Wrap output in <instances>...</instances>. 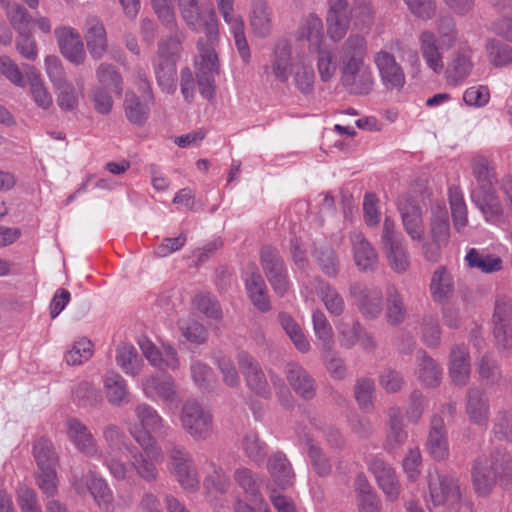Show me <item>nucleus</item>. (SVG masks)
Instances as JSON below:
<instances>
[{"instance_id": "obj_58", "label": "nucleus", "mask_w": 512, "mask_h": 512, "mask_svg": "<svg viewBox=\"0 0 512 512\" xmlns=\"http://www.w3.org/2000/svg\"><path fill=\"white\" fill-rule=\"evenodd\" d=\"M438 44L443 50L451 49L457 41V28L453 17L440 16L435 22Z\"/></svg>"}, {"instance_id": "obj_57", "label": "nucleus", "mask_w": 512, "mask_h": 512, "mask_svg": "<svg viewBox=\"0 0 512 512\" xmlns=\"http://www.w3.org/2000/svg\"><path fill=\"white\" fill-rule=\"evenodd\" d=\"M242 449L245 455L254 463L261 464L267 456V445L261 441L256 431H248L243 436Z\"/></svg>"}, {"instance_id": "obj_14", "label": "nucleus", "mask_w": 512, "mask_h": 512, "mask_svg": "<svg viewBox=\"0 0 512 512\" xmlns=\"http://www.w3.org/2000/svg\"><path fill=\"white\" fill-rule=\"evenodd\" d=\"M65 429L69 441L80 453L91 458L101 456L95 436L83 422L77 418H68Z\"/></svg>"}, {"instance_id": "obj_26", "label": "nucleus", "mask_w": 512, "mask_h": 512, "mask_svg": "<svg viewBox=\"0 0 512 512\" xmlns=\"http://www.w3.org/2000/svg\"><path fill=\"white\" fill-rule=\"evenodd\" d=\"M448 372L455 385L467 384L471 372V362L469 351L465 345L456 344L451 347Z\"/></svg>"}, {"instance_id": "obj_42", "label": "nucleus", "mask_w": 512, "mask_h": 512, "mask_svg": "<svg viewBox=\"0 0 512 512\" xmlns=\"http://www.w3.org/2000/svg\"><path fill=\"white\" fill-rule=\"evenodd\" d=\"M135 415L140 425L127 424V429L131 434V428L146 431L148 434L159 432L164 427V420L156 409L152 406L141 403L135 407Z\"/></svg>"}, {"instance_id": "obj_3", "label": "nucleus", "mask_w": 512, "mask_h": 512, "mask_svg": "<svg viewBox=\"0 0 512 512\" xmlns=\"http://www.w3.org/2000/svg\"><path fill=\"white\" fill-rule=\"evenodd\" d=\"M131 436L140 445V451L134 445L126 446L129 453V465L136 475L148 483L159 478L158 464L162 462L163 452L154 437L146 431L131 428Z\"/></svg>"}, {"instance_id": "obj_45", "label": "nucleus", "mask_w": 512, "mask_h": 512, "mask_svg": "<svg viewBox=\"0 0 512 512\" xmlns=\"http://www.w3.org/2000/svg\"><path fill=\"white\" fill-rule=\"evenodd\" d=\"M367 54V43L359 34L350 35L340 49V62L342 66L363 63Z\"/></svg>"}, {"instance_id": "obj_2", "label": "nucleus", "mask_w": 512, "mask_h": 512, "mask_svg": "<svg viewBox=\"0 0 512 512\" xmlns=\"http://www.w3.org/2000/svg\"><path fill=\"white\" fill-rule=\"evenodd\" d=\"M472 481L477 494L489 495L499 484L512 483V458L502 449H495L489 456L478 457L472 468Z\"/></svg>"}, {"instance_id": "obj_6", "label": "nucleus", "mask_w": 512, "mask_h": 512, "mask_svg": "<svg viewBox=\"0 0 512 512\" xmlns=\"http://www.w3.org/2000/svg\"><path fill=\"white\" fill-rule=\"evenodd\" d=\"M169 471L179 485L186 491L194 492L199 488L200 480L191 453L183 446L171 444L167 449Z\"/></svg>"}, {"instance_id": "obj_60", "label": "nucleus", "mask_w": 512, "mask_h": 512, "mask_svg": "<svg viewBox=\"0 0 512 512\" xmlns=\"http://www.w3.org/2000/svg\"><path fill=\"white\" fill-rule=\"evenodd\" d=\"M262 269L266 278L287 271L284 261L277 249L265 246L260 253Z\"/></svg>"}, {"instance_id": "obj_59", "label": "nucleus", "mask_w": 512, "mask_h": 512, "mask_svg": "<svg viewBox=\"0 0 512 512\" xmlns=\"http://www.w3.org/2000/svg\"><path fill=\"white\" fill-rule=\"evenodd\" d=\"M33 454L38 470L56 468L58 456L48 440H38L33 446Z\"/></svg>"}, {"instance_id": "obj_30", "label": "nucleus", "mask_w": 512, "mask_h": 512, "mask_svg": "<svg viewBox=\"0 0 512 512\" xmlns=\"http://www.w3.org/2000/svg\"><path fill=\"white\" fill-rule=\"evenodd\" d=\"M347 0H338L330 5L327 12V34L332 41L338 42L344 38L349 29L347 15Z\"/></svg>"}, {"instance_id": "obj_22", "label": "nucleus", "mask_w": 512, "mask_h": 512, "mask_svg": "<svg viewBox=\"0 0 512 512\" xmlns=\"http://www.w3.org/2000/svg\"><path fill=\"white\" fill-rule=\"evenodd\" d=\"M267 470L271 478L267 486H272V488L279 490H286L293 486L295 473L290 461L283 452H275L268 458Z\"/></svg>"}, {"instance_id": "obj_4", "label": "nucleus", "mask_w": 512, "mask_h": 512, "mask_svg": "<svg viewBox=\"0 0 512 512\" xmlns=\"http://www.w3.org/2000/svg\"><path fill=\"white\" fill-rule=\"evenodd\" d=\"M182 20L195 33H204V44L216 45L219 40L218 20L213 9L202 10L200 0H178Z\"/></svg>"}, {"instance_id": "obj_44", "label": "nucleus", "mask_w": 512, "mask_h": 512, "mask_svg": "<svg viewBox=\"0 0 512 512\" xmlns=\"http://www.w3.org/2000/svg\"><path fill=\"white\" fill-rule=\"evenodd\" d=\"M464 260L469 268L477 269L484 274L495 273L503 269V261L500 257L476 248H470Z\"/></svg>"}, {"instance_id": "obj_7", "label": "nucleus", "mask_w": 512, "mask_h": 512, "mask_svg": "<svg viewBox=\"0 0 512 512\" xmlns=\"http://www.w3.org/2000/svg\"><path fill=\"white\" fill-rule=\"evenodd\" d=\"M72 487L79 495L87 492L91 494L98 507L105 512L114 511V497L107 481L95 471H89L85 475H73Z\"/></svg>"}, {"instance_id": "obj_56", "label": "nucleus", "mask_w": 512, "mask_h": 512, "mask_svg": "<svg viewBox=\"0 0 512 512\" xmlns=\"http://www.w3.org/2000/svg\"><path fill=\"white\" fill-rule=\"evenodd\" d=\"M386 318L393 325L400 324L405 319V305L403 297L394 285L386 289Z\"/></svg>"}, {"instance_id": "obj_10", "label": "nucleus", "mask_w": 512, "mask_h": 512, "mask_svg": "<svg viewBox=\"0 0 512 512\" xmlns=\"http://www.w3.org/2000/svg\"><path fill=\"white\" fill-rule=\"evenodd\" d=\"M180 420L183 429L195 440H205L213 432L212 415L196 401L184 403Z\"/></svg>"}, {"instance_id": "obj_21", "label": "nucleus", "mask_w": 512, "mask_h": 512, "mask_svg": "<svg viewBox=\"0 0 512 512\" xmlns=\"http://www.w3.org/2000/svg\"><path fill=\"white\" fill-rule=\"evenodd\" d=\"M349 295L365 317L376 318L382 312V292L354 282L349 286Z\"/></svg>"}, {"instance_id": "obj_32", "label": "nucleus", "mask_w": 512, "mask_h": 512, "mask_svg": "<svg viewBox=\"0 0 512 512\" xmlns=\"http://www.w3.org/2000/svg\"><path fill=\"white\" fill-rule=\"evenodd\" d=\"M427 448L433 459L443 461L449 456L447 431L443 419L434 415L430 422Z\"/></svg>"}, {"instance_id": "obj_54", "label": "nucleus", "mask_w": 512, "mask_h": 512, "mask_svg": "<svg viewBox=\"0 0 512 512\" xmlns=\"http://www.w3.org/2000/svg\"><path fill=\"white\" fill-rule=\"evenodd\" d=\"M448 198L454 228L460 232L468 224L467 206L461 189L457 186L449 187Z\"/></svg>"}, {"instance_id": "obj_8", "label": "nucleus", "mask_w": 512, "mask_h": 512, "mask_svg": "<svg viewBox=\"0 0 512 512\" xmlns=\"http://www.w3.org/2000/svg\"><path fill=\"white\" fill-rule=\"evenodd\" d=\"M197 47L199 52L196 68L197 84L200 94L210 100L215 94V76L219 72L215 45L204 44V40L199 39Z\"/></svg>"}, {"instance_id": "obj_52", "label": "nucleus", "mask_w": 512, "mask_h": 512, "mask_svg": "<svg viewBox=\"0 0 512 512\" xmlns=\"http://www.w3.org/2000/svg\"><path fill=\"white\" fill-rule=\"evenodd\" d=\"M471 70L470 54L467 51H457L446 69L447 81L457 84L468 77Z\"/></svg>"}, {"instance_id": "obj_31", "label": "nucleus", "mask_w": 512, "mask_h": 512, "mask_svg": "<svg viewBox=\"0 0 512 512\" xmlns=\"http://www.w3.org/2000/svg\"><path fill=\"white\" fill-rule=\"evenodd\" d=\"M23 69L24 79H27L25 82L29 85V93L35 105L42 110L50 109L53 105L52 94L45 85L40 72L28 64L24 65Z\"/></svg>"}, {"instance_id": "obj_61", "label": "nucleus", "mask_w": 512, "mask_h": 512, "mask_svg": "<svg viewBox=\"0 0 512 512\" xmlns=\"http://www.w3.org/2000/svg\"><path fill=\"white\" fill-rule=\"evenodd\" d=\"M374 8L371 0H354L350 11L351 19L360 29L369 28L374 21Z\"/></svg>"}, {"instance_id": "obj_29", "label": "nucleus", "mask_w": 512, "mask_h": 512, "mask_svg": "<svg viewBox=\"0 0 512 512\" xmlns=\"http://www.w3.org/2000/svg\"><path fill=\"white\" fill-rule=\"evenodd\" d=\"M85 39L91 57L101 59L107 51L108 41L105 27L99 18L89 16L86 19Z\"/></svg>"}, {"instance_id": "obj_16", "label": "nucleus", "mask_w": 512, "mask_h": 512, "mask_svg": "<svg viewBox=\"0 0 512 512\" xmlns=\"http://www.w3.org/2000/svg\"><path fill=\"white\" fill-rule=\"evenodd\" d=\"M61 54L71 63L80 65L84 62L86 52L80 33L71 26H59L54 30Z\"/></svg>"}, {"instance_id": "obj_28", "label": "nucleus", "mask_w": 512, "mask_h": 512, "mask_svg": "<svg viewBox=\"0 0 512 512\" xmlns=\"http://www.w3.org/2000/svg\"><path fill=\"white\" fill-rule=\"evenodd\" d=\"M153 101L154 96L152 91L143 93L142 98L132 91L126 92L124 100V112L126 118L132 124L138 126L143 125L149 117L150 104L153 103Z\"/></svg>"}, {"instance_id": "obj_64", "label": "nucleus", "mask_w": 512, "mask_h": 512, "mask_svg": "<svg viewBox=\"0 0 512 512\" xmlns=\"http://www.w3.org/2000/svg\"><path fill=\"white\" fill-rule=\"evenodd\" d=\"M487 53L490 62L496 67L512 63V47L498 40L487 42Z\"/></svg>"}, {"instance_id": "obj_20", "label": "nucleus", "mask_w": 512, "mask_h": 512, "mask_svg": "<svg viewBox=\"0 0 512 512\" xmlns=\"http://www.w3.org/2000/svg\"><path fill=\"white\" fill-rule=\"evenodd\" d=\"M465 414L472 425L487 429L490 420V404L484 391L476 387L467 390Z\"/></svg>"}, {"instance_id": "obj_19", "label": "nucleus", "mask_w": 512, "mask_h": 512, "mask_svg": "<svg viewBox=\"0 0 512 512\" xmlns=\"http://www.w3.org/2000/svg\"><path fill=\"white\" fill-rule=\"evenodd\" d=\"M349 241L356 267L361 272H373L377 269L379 256L373 245L360 231H352Z\"/></svg>"}, {"instance_id": "obj_36", "label": "nucleus", "mask_w": 512, "mask_h": 512, "mask_svg": "<svg viewBox=\"0 0 512 512\" xmlns=\"http://www.w3.org/2000/svg\"><path fill=\"white\" fill-rule=\"evenodd\" d=\"M295 88L303 95L313 94L315 89V72L311 63L304 57H298L291 68Z\"/></svg>"}, {"instance_id": "obj_38", "label": "nucleus", "mask_w": 512, "mask_h": 512, "mask_svg": "<svg viewBox=\"0 0 512 512\" xmlns=\"http://www.w3.org/2000/svg\"><path fill=\"white\" fill-rule=\"evenodd\" d=\"M56 94V102L59 108L65 112L76 111L80 100L84 96L83 83L77 82L76 86L68 79L53 87Z\"/></svg>"}, {"instance_id": "obj_27", "label": "nucleus", "mask_w": 512, "mask_h": 512, "mask_svg": "<svg viewBox=\"0 0 512 512\" xmlns=\"http://www.w3.org/2000/svg\"><path fill=\"white\" fill-rule=\"evenodd\" d=\"M292 62V46L288 40L278 41L271 55L270 68L276 80L286 83L290 77Z\"/></svg>"}, {"instance_id": "obj_18", "label": "nucleus", "mask_w": 512, "mask_h": 512, "mask_svg": "<svg viewBox=\"0 0 512 512\" xmlns=\"http://www.w3.org/2000/svg\"><path fill=\"white\" fill-rule=\"evenodd\" d=\"M236 358L247 386L263 397L269 396V384L259 362L246 351H240Z\"/></svg>"}, {"instance_id": "obj_62", "label": "nucleus", "mask_w": 512, "mask_h": 512, "mask_svg": "<svg viewBox=\"0 0 512 512\" xmlns=\"http://www.w3.org/2000/svg\"><path fill=\"white\" fill-rule=\"evenodd\" d=\"M96 76L99 83L102 85L101 87L109 89L117 95L122 94V78L114 66L102 63L96 70Z\"/></svg>"}, {"instance_id": "obj_23", "label": "nucleus", "mask_w": 512, "mask_h": 512, "mask_svg": "<svg viewBox=\"0 0 512 512\" xmlns=\"http://www.w3.org/2000/svg\"><path fill=\"white\" fill-rule=\"evenodd\" d=\"M369 470L385 494L387 500L396 501L400 495V483L394 469L380 458H373L369 463Z\"/></svg>"}, {"instance_id": "obj_55", "label": "nucleus", "mask_w": 512, "mask_h": 512, "mask_svg": "<svg viewBox=\"0 0 512 512\" xmlns=\"http://www.w3.org/2000/svg\"><path fill=\"white\" fill-rule=\"evenodd\" d=\"M312 256L319 265L321 271L332 278L339 273V259L336 251L330 245L315 247Z\"/></svg>"}, {"instance_id": "obj_63", "label": "nucleus", "mask_w": 512, "mask_h": 512, "mask_svg": "<svg viewBox=\"0 0 512 512\" xmlns=\"http://www.w3.org/2000/svg\"><path fill=\"white\" fill-rule=\"evenodd\" d=\"M375 394V383L372 379L361 377L356 380L354 385V396L363 410H370L373 407V398Z\"/></svg>"}, {"instance_id": "obj_24", "label": "nucleus", "mask_w": 512, "mask_h": 512, "mask_svg": "<svg viewBox=\"0 0 512 512\" xmlns=\"http://www.w3.org/2000/svg\"><path fill=\"white\" fill-rule=\"evenodd\" d=\"M430 498L434 506L443 505L447 502L458 503L461 498L458 482L446 476L430 475L429 479Z\"/></svg>"}, {"instance_id": "obj_39", "label": "nucleus", "mask_w": 512, "mask_h": 512, "mask_svg": "<svg viewBox=\"0 0 512 512\" xmlns=\"http://www.w3.org/2000/svg\"><path fill=\"white\" fill-rule=\"evenodd\" d=\"M300 441L306 447L313 472L319 477H328L332 473L330 458L309 435L300 436Z\"/></svg>"}, {"instance_id": "obj_12", "label": "nucleus", "mask_w": 512, "mask_h": 512, "mask_svg": "<svg viewBox=\"0 0 512 512\" xmlns=\"http://www.w3.org/2000/svg\"><path fill=\"white\" fill-rule=\"evenodd\" d=\"M141 387L144 395L151 400H161L165 404L180 401L174 378L168 374L147 376L142 379Z\"/></svg>"}, {"instance_id": "obj_33", "label": "nucleus", "mask_w": 512, "mask_h": 512, "mask_svg": "<svg viewBox=\"0 0 512 512\" xmlns=\"http://www.w3.org/2000/svg\"><path fill=\"white\" fill-rule=\"evenodd\" d=\"M419 45L422 57L426 65L436 74H440L444 69L443 56L440 50H443L437 42L434 32L425 30L419 35Z\"/></svg>"}, {"instance_id": "obj_11", "label": "nucleus", "mask_w": 512, "mask_h": 512, "mask_svg": "<svg viewBox=\"0 0 512 512\" xmlns=\"http://www.w3.org/2000/svg\"><path fill=\"white\" fill-rule=\"evenodd\" d=\"M341 82L353 95H368L375 84L372 70L365 62L341 66Z\"/></svg>"}, {"instance_id": "obj_25", "label": "nucleus", "mask_w": 512, "mask_h": 512, "mask_svg": "<svg viewBox=\"0 0 512 512\" xmlns=\"http://www.w3.org/2000/svg\"><path fill=\"white\" fill-rule=\"evenodd\" d=\"M387 430L384 442V449L389 453L398 451L407 441L408 432L403 423L402 410L400 407H390L387 410Z\"/></svg>"}, {"instance_id": "obj_34", "label": "nucleus", "mask_w": 512, "mask_h": 512, "mask_svg": "<svg viewBox=\"0 0 512 512\" xmlns=\"http://www.w3.org/2000/svg\"><path fill=\"white\" fill-rule=\"evenodd\" d=\"M286 378L299 396L312 399L316 394L314 380L308 372L297 363H289L285 368Z\"/></svg>"}, {"instance_id": "obj_37", "label": "nucleus", "mask_w": 512, "mask_h": 512, "mask_svg": "<svg viewBox=\"0 0 512 512\" xmlns=\"http://www.w3.org/2000/svg\"><path fill=\"white\" fill-rule=\"evenodd\" d=\"M108 402L113 406H123L130 402V393L126 380L117 372H107L103 381Z\"/></svg>"}, {"instance_id": "obj_50", "label": "nucleus", "mask_w": 512, "mask_h": 512, "mask_svg": "<svg viewBox=\"0 0 512 512\" xmlns=\"http://www.w3.org/2000/svg\"><path fill=\"white\" fill-rule=\"evenodd\" d=\"M430 234L434 242L439 244H448L450 238V225L448 212L444 207L437 206L432 209Z\"/></svg>"}, {"instance_id": "obj_47", "label": "nucleus", "mask_w": 512, "mask_h": 512, "mask_svg": "<svg viewBox=\"0 0 512 512\" xmlns=\"http://www.w3.org/2000/svg\"><path fill=\"white\" fill-rule=\"evenodd\" d=\"M278 318L281 327L292 341L295 348L301 353H308L311 349V345L300 325L286 312L279 313Z\"/></svg>"}, {"instance_id": "obj_1", "label": "nucleus", "mask_w": 512, "mask_h": 512, "mask_svg": "<svg viewBox=\"0 0 512 512\" xmlns=\"http://www.w3.org/2000/svg\"><path fill=\"white\" fill-rule=\"evenodd\" d=\"M471 169L476 181V186L471 192V200L487 221L496 223L502 215L503 207L495 191V166L486 157L479 156L472 160Z\"/></svg>"}, {"instance_id": "obj_48", "label": "nucleus", "mask_w": 512, "mask_h": 512, "mask_svg": "<svg viewBox=\"0 0 512 512\" xmlns=\"http://www.w3.org/2000/svg\"><path fill=\"white\" fill-rule=\"evenodd\" d=\"M116 363L129 376L137 377L143 366L137 350L132 345H121L116 350Z\"/></svg>"}, {"instance_id": "obj_49", "label": "nucleus", "mask_w": 512, "mask_h": 512, "mask_svg": "<svg viewBox=\"0 0 512 512\" xmlns=\"http://www.w3.org/2000/svg\"><path fill=\"white\" fill-rule=\"evenodd\" d=\"M312 323L315 337L321 343L322 352H331L334 346V333L326 315L320 309L312 313Z\"/></svg>"}, {"instance_id": "obj_51", "label": "nucleus", "mask_w": 512, "mask_h": 512, "mask_svg": "<svg viewBox=\"0 0 512 512\" xmlns=\"http://www.w3.org/2000/svg\"><path fill=\"white\" fill-rule=\"evenodd\" d=\"M418 378L427 387H436L442 378V369L425 351L419 352Z\"/></svg>"}, {"instance_id": "obj_46", "label": "nucleus", "mask_w": 512, "mask_h": 512, "mask_svg": "<svg viewBox=\"0 0 512 512\" xmlns=\"http://www.w3.org/2000/svg\"><path fill=\"white\" fill-rule=\"evenodd\" d=\"M316 292L327 311L333 316H340L345 310V301L342 295L331 284L316 278Z\"/></svg>"}, {"instance_id": "obj_9", "label": "nucleus", "mask_w": 512, "mask_h": 512, "mask_svg": "<svg viewBox=\"0 0 512 512\" xmlns=\"http://www.w3.org/2000/svg\"><path fill=\"white\" fill-rule=\"evenodd\" d=\"M234 480L244 491L252 505L238 499L234 504L235 512H271L260 493V481L254 472L246 467H240L234 472Z\"/></svg>"}, {"instance_id": "obj_43", "label": "nucleus", "mask_w": 512, "mask_h": 512, "mask_svg": "<svg viewBox=\"0 0 512 512\" xmlns=\"http://www.w3.org/2000/svg\"><path fill=\"white\" fill-rule=\"evenodd\" d=\"M152 64L158 85L164 92L173 93L177 87L176 62L156 55Z\"/></svg>"}, {"instance_id": "obj_17", "label": "nucleus", "mask_w": 512, "mask_h": 512, "mask_svg": "<svg viewBox=\"0 0 512 512\" xmlns=\"http://www.w3.org/2000/svg\"><path fill=\"white\" fill-rule=\"evenodd\" d=\"M512 305L507 297H499L495 302L493 322L494 337L498 347L506 350L512 345L511 326Z\"/></svg>"}, {"instance_id": "obj_40", "label": "nucleus", "mask_w": 512, "mask_h": 512, "mask_svg": "<svg viewBox=\"0 0 512 512\" xmlns=\"http://www.w3.org/2000/svg\"><path fill=\"white\" fill-rule=\"evenodd\" d=\"M454 282L450 272L444 267H438L432 274L430 293L437 303H446L454 294Z\"/></svg>"}, {"instance_id": "obj_41", "label": "nucleus", "mask_w": 512, "mask_h": 512, "mask_svg": "<svg viewBox=\"0 0 512 512\" xmlns=\"http://www.w3.org/2000/svg\"><path fill=\"white\" fill-rule=\"evenodd\" d=\"M296 39L308 42L310 50L319 49L324 39L322 20L314 14L308 15L301 21Z\"/></svg>"}, {"instance_id": "obj_13", "label": "nucleus", "mask_w": 512, "mask_h": 512, "mask_svg": "<svg viewBox=\"0 0 512 512\" xmlns=\"http://www.w3.org/2000/svg\"><path fill=\"white\" fill-rule=\"evenodd\" d=\"M398 210L402 225L412 241H422L425 234L423 211L416 200L401 196L398 199Z\"/></svg>"}, {"instance_id": "obj_15", "label": "nucleus", "mask_w": 512, "mask_h": 512, "mask_svg": "<svg viewBox=\"0 0 512 512\" xmlns=\"http://www.w3.org/2000/svg\"><path fill=\"white\" fill-rule=\"evenodd\" d=\"M373 61L386 89L403 88L406 82L405 73L393 54L380 50L374 54Z\"/></svg>"}, {"instance_id": "obj_35", "label": "nucleus", "mask_w": 512, "mask_h": 512, "mask_svg": "<svg viewBox=\"0 0 512 512\" xmlns=\"http://www.w3.org/2000/svg\"><path fill=\"white\" fill-rule=\"evenodd\" d=\"M272 15L267 0H252L249 20L255 35L264 38L271 33Z\"/></svg>"}, {"instance_id": "obj_53", "label": "nucleus", "mask_w": 512, "mask_h": 512, "mask_svg": "<svg viewBox=\"0 0 512 512\" xmlns=\"http://www.w3.org/2000/svg\"><path fill=\"white\" fill-rule=\"evenodd\" d=\"M335 328L340 346L351 349L358 343L363 326L358 321L342 318L335 323Z\"/></svg>"}, {"instance_id": "obj_5", "label": "nucleus", "mask_w": 512, "mask_h": 512, "mask_svg": "<svg viewBox=\"0 0 512 512\" xmlns=\"http://www.w3.org/2000/svg\"><path fill=\"white\" fill-rule=\"evenodd\" d=\"M381 246L390 268L403 274L410 268V255L404 237L397 232L394 221L385 217L381 233Z\"/></svg>"}]
</instances>
